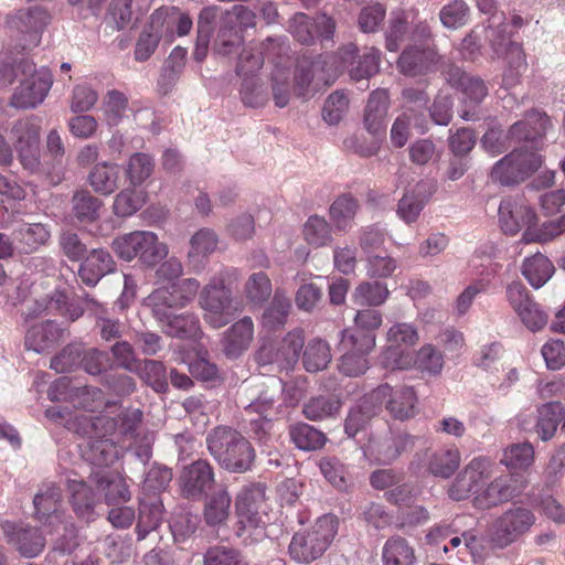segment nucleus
I'll return each instance as SVG.
<instances>
[{
	"label": "nucleus",
	"instance_id": "f257e3e1",
	"mask_svg": "<svg viewBox=\"0 0 565 565\" xmlns=\"http://www.w3.org/2000/svg\"><path fill=\"white\" fill-rule=\"evenodd\" d=\"M210 454L230 472L243 473L252 468L255 450L237 430L225 426L215 427L206 437Z\"/></svg>",
	"mask_w": 565,
	"mask_h": 565
},
{
	"label": "nucleus",
	"instance_id": "f03ea898",
	"mask_svg": "<svg viewBox=\"0 0 565 565\" xmlns=\"http://www.w3.org/2000/svg\"><path fill=\"white\" fill-rule=\"evenodd\" d=\"M83 434L87 435L83 448V457L97 467L114 463L120 454L113 436L116 434L117 420L113 417L102 415L95 417H83Z\"/></svg>",
	"mask_w": 565,
	"mask_h": 565
},
{
	"label": "nucleus",
	"instance_id": "7ed1b4c3",
	"mask_svg": "<svg viewBox=\"0 0 565 565\" xmlns=\"http://www.w3.org/2000/svg\"><path fill=\"white\" fill-rule=\"evenodd\" d=\"M388 122V92L379 88L371 93L363 117L366 131L373 136V140L366 143L358 136H351L344 140L348 150H352L362 157H370L377 153L386 136Z\"/></svg>",
	"mask_w": 565,
	"mask_h": 565
},
{
	"label": "nucleus",
	"instance_id": "20e7f679",
	"mask_svg": "<svg viewBox=\"0 0 565 565\" xmlns=\"http://www.w3.org/2000/svg\"><path fill=\"white\" fill-rule=\"evenodd\" d=\"M338 530V521L333 515H323L303 531L295 533L289 554L298 563H311L321 557L333 541Z\"/></svg>",
	"mask_w": 565,
	"mask_h": 565
},
{
	"label": "nucleus",
	"instance_id": "39448f33",
	"mask_svg": "<svg viewBox=\"0 0 565 565\" xmlns=\"http://www.w3.org/2000/svg\"><path fill=\"white\" fill-rule=\"evenodd\" d=\"M116 255L131 262L138 257L147 266L157 265L168 254L166 244L160 243L158 236L149 231H135L116 237L111 243Z\"/></svg>",
	"mask_w": 565,
	"mask_h": 565
},
{
	"label": "nucleus",
	"instance_id": "423d86ee",
	"mask_svg": "<svg viewBox=\"0 0 565 565\" xmlns=\"http://www.w3.org/2000/svg\"><path fill=\"white\" fill-rule=\"evenodd\" d=\"M52 85V72L46 67L36 68L30 61L22 65L21 78L10 103L15 108H35L44 102Z\"/></svg>",
	"mask_w": 565,
	"mask_h": 565
},
{
	"label": "nucleus",
	"instance_id": "0eeeda50",
	"mask_svg": "<svg viewBox=\"0 0 565 565\" xmlns=\"http://www.w3.org/2000/svg\"><path fill=\"white\" fill-rule=\"evenodd\" d=\"M50 22L51 14L40 6L19 9L7 19L10 34L22 50L38 46Z\"/></svg>",
	"mask_w": 565,
	"mask_h": 565
},
{
	"label": "nucleus",
	"instance_id": "6e6552de",
	"mask_svg": "<svg viewBox=\"0 0 565 565\" xmlns=\"http://www.w3.org/2000/svg\"><path fill=\"white\" fill-rule=\"evenodd\" d=\"M375 345L373 335L344 329L340 332V356L338 369L350 377L360 376L369 369L367 353Z\"/></svg>",
	"mask_w": 565,
	"mask_h": 565
},
{
	"label": "nucleus",
	"instance_id": "1a4fd4ad",
	"mask_svg": "<svg viewBox=\"0 0 565 565\" xmlns=\"http://www.w3.org/2000/svg\"><path fill=\"white\" fill-rule=\"evenodd\" d=\"M199 305L203 311L204 321L214 329L226 326L237 311L231 290L218 277L212 278L203 287L199 296Z\"/></svg>",
	"mask_w": 565,
	"mask_h": 565
},
{
	"label": "nucleus",
	"instance_id": "9d476101",
	"mask_svg": "<svg viewBox=\"0 0 565 565\" xmlns=\"http://www.w3.org/2000/svg\"><path fill=\"white\" fill-rule=\"evenodd\" d=\"M333 55H320L316 60L302 57L298 61L295 72V90L299 96H306L310 87L317 90L329 85L339 74V67L332 66Z\"/></svg>",
	"mask_w": 565,
	"mask_h": 565
},
{
	"label": "nucleus",
	"instance_id": "9b49d317",
	"mask_svg": "<svg viewBox=\"0 0 565 565\" xmlns=\"http://www.w3.org/2000/svg\"><path fill=\"white\" fill-rule=\"evenodd\" d=\"M542 164V157L526 149H515L499 160L492 168L491 177L503 185L524 181Z\"/></svg>",
	"mask_w": 565,
	"mask_h": 565
},
{
	"label": "nucleus",
	"instance_id": "f8f14e48",
	"mask_svg": "<svg viewBox=\"0 0 565 565\" xmlns=\"http://www.w3.org/2000/svg\"><path fill=\"white\" fill-rule=\"evenodd\" d=\"M535 523V516L531 510L514 507L504 511L492 524L490 530L491 542L500 547H507Z\"/></svg>",
	"mask_w": 565,
	"mask_h": 565
},
{
	"label": "nucleus",
	"instance_id": "ddd939ff",
	"mask_svg": "<svg viewBox=\"0 0 565 565\" xmlns=\"http://www.w3.org/2000/svg\"><path fill=\"white\" fill-rule=\"evenodd\" d=\"M505 299L521 322L530 331H539L546 326L548 320L547 313L534 300L527 288L520 280H513L508 284Z\"/></svg>",
	"mask_w": 565,
	"mask_h": 565
},
{
	"label": "nucleus",
	"instance_id": "4468645a",
	"mask_svg": "<svg viewBox=\"0 0 565 565\" xmlns=\"http://www.w3.org/2000/svg\"><path fill=\"white\" fill-rule=\"evenodd\" d=\"M488 38L493 52L508 61V67L502 77L503 85L508 88L515 86L527 66L522 47L511 41L505 34V29L490 28Z\"/></svg>",
	"mask_w": 565,
	"mask_h": 565
},
{
	"label": "nucleus",
	"instance_id": "2eb2a0df",
	"mask_svg": "<svg viewBox=\"0 0 565 565\" xmlns=\"http://www.w3.org/2000/svg\"><path fill=\"white\" fill-rule=\"evenodd\" d=\"M461 454L457 446L448 445L438 449L426 448L416 452L411 467L420 472L425 469L435 477L448 479L459 468Z\"/></svg>",
	"mask_w": 565,
	"mask_h": 565
},
{
	"label": "nucleus",
	"instance_id": "dca6fc26",
	"mask_svg": "<svg viewBox=\"0 0 565 565\" xmlns=\"http://www.w3.org/2000/svg\"><path fill=\"white\" fill-rule=\"evenodd\" d=\"M332 62V66L348 70L351 79L359 82L375 75L380 68L379 51L371 47L365 49L361 54L355 44L349 43L342 46Z\"/></svg>",
	"mask_w": 565,
	"mask_h": 565
},
{
	"label": "nucleus",
	"instance_id": "f3484780",
	"mask_svg": "<svg viewBox=\"0 0 565 565\" xmlns=\"http://www.w3.org/2000/svg\"><path fill=\"white\" fill-rule=\"evenodd\" d=\"M493 462L483 456L472 458L456 477L449 488V495L461 501L476 492L479 486L492 476Z\"/></svg>",
	"mask_w": 565,
	"mask_h": 565
},
{
	"label": "nucleus",
	"instance_id": "a211bd4d",
	"mask_svg": "<svg viewBox=\"0 0 565 565\" xmlns=\"http://www.w3.org/2000/svg\"><path fill=\"white\" fill-rule=\"evenodd\" d=\"M419 341L417 329L406 322L391 327V369L407 370L414 366L413 348Z\"/></svg>",
	"mask_w": 565,
	"mask_h": 565
},
{
	"label": "nucleus",
	"instance_id": "6ab92c4d",
	"mask_svg": "<svg viewBox=\"0 0 565 565\" xmlns=\"http://www.w3.org/2000/svg\"><path fill=\"white\" fill-rule=\"evenodd\" d=\"M523 488V482L518 477L513 475L499 476L476 494L473 505L481 510L498 507L520 494Z\"/></svg>",
	"mask_w": 565,
	"mask_h": 565
},
{
	"label": "nucleus",
	"instance_id": "aec40b11",
	"mask_svg": "<svg viewBox=\"0 0 565 565\" xmlns=\"http://www.w3.org/2000/svg\"><path fill=\"white\" fill-rule=\"evenodd\" d=\"M499 224L504 234L515 235L533 227L536 214L521 198H505L499 205Z\"/></svg>",
	"mask_w": 565,
	"mask_h": 565
},
{
	"label": "nucleus",
	"instance_id": "412c9836",
	"mask_svg": "<svg viewBox=\"0 0 565 565\" xmlns=\"http://www.w3.org/2000/svg\"><path fill=\"white\" fill-rule=\"evenodd\" d=\"M265 487L253 484L244 488L236 498L239 530L257 529L264 523Z\"/></svg>",
	"mask_w": 565,
	"mask_h": 565
},
{
	"label": "nucleus",
	"instance_id": "4be33fe9",
	"mask_svg": "<svg viewBox=\"0 0 565 565\" xmlns=\"http://www.w3.org/2000/svg\"><path fill=\"white\" fill-rule=\"evenodd\" d=\"M154 318L161 324V328L169 337L192 339L200 334L199 318L192 312L174 315L172 308L161 306H149Z\"/></svg>",
	"mask_w": 565,
	"mask_h": 565
},
{
	"label": "nucleus",
	"instance_id": "5701e85b",
	"mask_svg": "<svg viewBox=\"0 0 565 565\" xmlns=\"http://www.w3.org/2000/svg\"><path fill=\"white\" fill-rule=\"evenodd\" d=\"M182 493L199 499L210 491L214 483V471L206 460H196L185 466L179 478Z\"/></svg>",
	"mask_w": 565,
	"mask_h": 565
},
{
	"label": "nucleus",
	"instance_id": "b1692460",
	"mask_svg": "<svg viewBox=\"0 0 565 565\" xmlns=\"http://www.w3.org/2000/svg\"><path fill=\"white\" fill-rule=\"evenodd\" d=\"M93 487L94 484L88 480L84 481L83 479L77 480L71 478L66 480V488L70 493L68 501L72 510L78 519L87 523L97 518L98 513L96 509L100 503V498L94 491Z\"/></svg>",
	"mask_w": 565,
	"mask_h": 565
},
{
	"label": "nucleus",
	"instance_id": "393cba45",
	"mask_svg": "<svg viewBox=\"0 0 565 565\" xmlns=\"http://www.w3.org/2000/svg\"><path fill=\"white\" fill-rule=\"evenodd\" d=\"M200 282L194 278H186L169 288H159L146 299V306H161L168 308L184 307L198 294Z\"/></svg>",
	"mask_w": 565,
	"mask_h": 565
},
{
	"label": "nucleus",
	"instance_id": "a878e982",
	"mask_svg": "<svg viewBox=\"0 0 565 565\" xmlns=\"http://www.w3.org/2000/svg\"><path fill=\"white\" fill-rule=\"evenodd\" d=\"M88 481L104 495L107 504L126 503L130 500L128 484L118 472L96 470L89 475Z\"/></svg>",
	"mask_w": 565,
	"mask_h": 565
},
{
	"label": "nucleus",
	"instance_id": "bb28decb",
	"mask_svg": "<svg viewBox=\"0 0 565 565\" xmlns=\"http://www.w3.org/2000/svg\"><path fill=\"white\" fill-rule=\"evenodd\" d=\"M2 527L8 543L22 556L35 557L43 551L45 540L38 529L20 527L12 523H6Z\"/></svg>",
	"mask_w": 565,
	"mask_h": 565
},
{
	"label": "nucleus",
	"instance_id": "cd10ccee",
	"mask_svg": "<svg viewBox=\"0 0 565 565\" xmlns=\"http://www.w3.org/2000/svg\"><path fill=\"white\" fill-rule=\"evenodd\" d=\"M438 60V54L434 49L411 46L403 51L397 61V66L407 76H418L433 72Z\"/></svg>",
	"mask_w": 565,
	"mask_h": 565
},
{
	"label": "nucleus",
	"instance_id": "c85d7f7f",
	"mask_svg": "<svg viewBox=\"0 0 565 565\" xmlns=\"http://www.w3.org/2000/svg\"><path fill=\"white\" fill-rule=\"evenodd\" d=\"M381 392H373L364 396L360 403L353 407L344 425V430L350 437H354L359 431L366 428L371 420L381 412Z\"/></svg>",
	"mask_w": 565,
	"mask_h": 565
},
{
	"label": "nucleus",
	"instance_id": "c756f323",
	"mask_svg": "<svg viewBox=\"0 0 565 565\" xmlns=\"http://www.w3.org/2000/svg\"><path fill=\"white\" fill-rule=\"evenodd\" d=\"M115 267L116 264L107 250L103 248L93 249L81 264L78 277L84 285L94 287L102 277L114 271Z\"/></svg>",
	"mask_w": 565,
	"mask_h": 565
},
{
	"label": "nucleus",
	"instance_id": "7c9ffc66",
	"mask_svg": "<svg viewBox=\"0 0 565 565\" xmlns=\"http://www.w3.org/2000/svg\"><path fill=\"white\" fill-rule=\"evenodd\" d=\"M192 19L178 8L161 7L152 12V26H161L166 38L172 40L174 34L186 35L192 29Z\"/></svg>",
	"mask_w": 565,
	"mask_h": 565
},
{
	"label": "nucleus",
	"instance_id": "2f4dec72",
	"mask_svg": "<svg viewBox=\"0 0 565 565\" xmlns=\"http://www.w3.org/2000/svg\"><path fill=\"white\" fill-rule=\"evenodd\" d=\"M254 334V324L249 317L235 322L223 334L222 345L227 358L239 356L249 347Z\"/></svg>",
	"mask_w": 565,
	"mask_h": 565
},
{
	"label": "nucleus",
	"instance_id": "473e14b6",
	"mask_svg": "<svg viewBox=\"0 0 565 565\" xmlns=\"http://www.w3.org/2000/svg\"><path fill=\"white\" fill-rule=\"evenodd\" d=\"M394 498L398 507L396 511V524L399 527H413L427 520V512L418 505H411V490L405 486H398L391 490V500Z\"/></svg>",
	"mask_w": 565,
	"mask_h": 565
},
{
	"label": "nucleus",
	"instance_id": "72a5a7b5",
	"mask_svg": "<svg viewBox=\"0 0 565 565\" xmlns=\"http://www.w3.org/2000/svg\"><path fill=\"white\" fill-rule=\"evenodd\" d=\"M120 179V166L103 161L92 168L87 177V182L96 193L110 195L119 188Z\"/></svg>",
	"mask_w": 565,
	"mask_h": 565
},
{
	"label": "nucleus",
	"instance_id": "f704fd0d",
	"mask_svg": "<svg viewBox=\"0 0 565 565\" xmlns=\"http://www.w3.org/2000/svg\"><path fill=\"white\" fill-rule=\"evenodd\" d=\"M551 127L550 118L537 110L529 113L524 119L510 128V137L515 141H534L542 138Z\"/></svg>",
	"mask_w": 565,
	"mask_h": 565
},
{
	"label": "nucleus",
	"instance_id": "c9c22d12",
	"mask_svg": "<svg viewBox=\"0 0 565 565\" xmlns=\"http://www.w3.org/2000/svg\"><path fill=\"white\" fill-rule=\"evenodd\" d=\"M218 238L216 233L211 228H201L190 238V248L188 252L189 264L201 269L207 257L215 252Z\"/></svg>",
	"mask_w": 565,
	"mask_h": 565
},
{
	"label": "nucleus",
	"instance_id": "e433bc0d",
	"mask_svg": "<svg viewBox=\"0 0 565 565\" xmlns=\"http://www.w3.org/2000/svg\"><path fill=\"white\" fill-rule=\"evenodd\" d=\"M13 237L17 253L31 254L46 244L50 232L41 223L23 224L14 230Z\"/></svg>",
	"mask_w": 565,
	"mask_h": 565
},
{
	"label": "nucleus",
	"instance_id": "4c0bfd02",
	"mask_svg": "<svg viewBox=\"0 0 565 565\" xmlns=\"http://www.w3.org/2000/svg\"><path fill=\"white\" fill-rule=\"evenodd\" d=\"M274 45V40L268 38L266 42L249 43L239 54L236 73L241 77L256 76L264 64L265 55H269V46Z\"/></svg>",
	"mask_w": 565,
	"mask_h": 565
},
{
	"label": "nucleus",
	"instance_id": "58836bf2",
	"mask_svg": "<svg viewBox=\"0 0 565 565\" xmlns=\"http://www.w3.org/2000/svg\"><path fill=\"white\" fill-rule=\"evenodd\" d=\"M521 271L529 284L539 289L552 278L555 267L545 255L536 253L523 260Z\"/></svg>",
	"mask_w": 565,
	"mask_h": 565
},
{
	"label": "nucleus",
	"instance_id": "ea45409f",
	"mask_svg": "<svg viewBox=\"0 0 565 565\" xmlns=\"http://www.w3.org/2000/svg\"><path fill=\"white\" fill-rule=\"evenodd\" d=\"M563 405L559 402L546 403L537 408L535 433L542 441L551 440L562 420Z\"/></svg>",
	"mask_w": 565,
	"mask_h": 565
},
{
	"label": "nucleus",
	"instance_id": "a19ab883",
	"mask_svg": "<svg viewBox=\"0 0 565 565\" xmlns=\"http://www.w3.org/2000/svg\"><path fill=\"white\" fill-rule=\"evenodd\" d=\"M41 119L35 116L17 120L11 128L14 148H34L40 145Z\"/></svg>",
	"mask_w": 565,
	"mask_h": 565
},
{
	"label": "nucleus",
	"instance_id": "79ce46f5",
	"mask_svg": "<svg viewBox=\"0 0 565 565\" xmlns=\"http://www.w3.org/2000/svg\"><path fill=\"white\" fill-rule=\"evenodd\" d=\"M154 170L153 158L145 152L131 154L125 164V178L129 185L141 188L152 175Z\"/></svg>",
	"mask_w": 565,
	"mask_h": 565
},
{
	"label": "nucleus",
	"instance_id": "37998d69",
	"mask_svg": "<svg viewBox=\"0 0 565 565\" xmlns=\"http://www.w3.org/2000/svg\"><path fill=\"white\" fill-rule=\"evenodd\" d=\"M84 300L87 305V310L96 318V326L99 328L100 337L106 341L120 338L122 323L118 319L110 318L104 305L89 297V295L86 294Z\"/></svg>",
	"mask_w": 565,
	"mask_h": 565
},
{
	"label": "nucleus",
	"instance_id": "c03bdc74",
	"mask_svg": "<svg viewBox=\"0 0 565 565\" xmlns=\"http://www.w3.org/2000/svg\"><path fill=\"white\" fill-rule=\"evenodd\" d=\"M342 403L334 396H316L306 402L302 406V414L309 420H324L334 418L340 413Z\"/></svg>",
	"mask_w": 565,
	"mask_h": 565
},
{
	"label": "nucleus",
	"instance_id": "a18cd8bd",
	"mask_svg": "<svg viewBox=\"0 0 565 565\" xmlns=\"http://www.w3.org/2000/svg\"><path fill=\"white\" fill-rule=\"evenodd\" d=\"M359 210V202L351 195L339 196L330 206L329 214L337 231L348 232Z\"/></svg>",
	"mask_w": 565,
	"mask_h": 565
},
{
	"label": "nucleus",
	"instance_id": "49530a36",
	"mask_svg": "<svg viewBox=\"0 0 565 565\" xmlns=\"http://www.w3.org/2000/svg\"><path fill=\"white\" fill-rule=\"evenodd\" d=\"M147 192L142 188L129 185L115 196L113 210L119 217H128L139 211L146 203Z\"/></svg>",
	"mask_w": 565,
	"mask_h": 565
},
{
	"label": "nucleus",
	"instance_id": "de8ad7c7",
	"mask_svg": "<svg viewBox=\"0 0 565 565\" xmlns=\"http://www.w3.org/2000/svg\"><path fill=\"white\" fill-rule=\"evenodd\" d=\"M62 503V490L54 482H43L34 495L33 504L39 518L57 514Z\"/></svg>",
	"mask_w": 565,
	"mask_h": 565
},
{
	"label": "nucleus",
	"instance_id": "09e8293b",
	"mask_svg": "<svg viewBox=\"0 0 565 565\" xmlns=\"http://www.w3.org/2000/svg\"><path fill=\"white\" fill-rule=\"evenodd\" d=\"M417 413V396L409 386L391 392V416L398 420L412 418Z\"/></svg>",
	"mask_w": 565,
	"mask_h": 565
},
{
	"label": "nucleus",
	"instance_id": "8fccbe9b",
	"mask_svg": "<svg viewBox=\"0 0 565 565\" xmlns=\"http://www.w3.org/2000/svg\"><path fill=\"white\" fill-rule=\"evenodd\" d=\"M331 359L329 343L320 338L309 341L302 354V363L308 372H318L326 369Z\"/></svg>",
	"mask_w": 565,
	"mask_h": 565
},
{
	"label": "nucleus",
	"instance_id": "3c124183",
	"mask_svg": "<svg viewBox=\"0 0 565 565\" xmlns=\"http://www.w3.org/2000/svg\"><path fill=\"white\" fill-rule=\"evenodd\" d=\"M289 435L296 447L306 451L321 449L327 441V437L321 430L306 423L292 425Z\"/></svg>",
	"mask_w": 565,
	"mask_h": 565
},
{
	"label": "nucleus",
	"instance_id": "603ef678",
	"mask_svg": "<svg viewBox=\"0 0 565 565\" xmlns=\"http://www.w3.org/2000/svg\"><path fill=\"white\" fill-rule=\"evenodd\" d=\"M534 447L525 441L508 446L502 454L500 463L510 470H526L534 462Z\"/></svg>",
	"mask_w": 565,
	"mask_h": 565
},
{
	"label": "nucleus",
	"instance_id": "864d4df0",
	"mask_svg": "<svg viewBox=\"0 0 565 565\" xmlns=\"http://www.w3.org/2000/svg\"><path fill=\"white\" fill-rule=\"evenodd\" d=\"M427 201L428 196L425 195L424 184L418 183L399 200L397 215L406 223L415 222Z\"/></svg>",
	"mask_w": 565,
	"mask_h": 565
},
{
	"label": "nucleus",
	"instance_id": "5fc2aeb1",
	"mask_svg": "<svg viewBox=\"0 0 565 565\" xmlns=\"http://www.w3.org/2000/svg\"><path fill=\"white\" fill-rule=\"evenodd\" d=\"M57 337V328L51 321L32 326L25 335V348L41 353L55 342Z\"/></svg>",
	"mask_w": 565,
	"mask_h": 565
},
{
	"label": "nucleus",
	"instance_id": "6e6d98bb",
	"mask_svg": "<svg viewBox=\"0 0 565 565\" xmlns=\"http://www.w3.org/2000/svg\"><path fill=\"white\" fill-rule=\"evenodd\" d=\"M134 373L158 393H163L168 390L166 366L160 361L141 360Z\"/></svg>",
	"mask_w": 565,
	"mask_h": 565
},
{
	"label": "nucleus",
	"instance_id": "4d7b16f0",
	"mask_svg": "<svg viewBox=\"0 0 565 565\" xmlns=\"http://www.w3.org/2000/svg\"><path fill=\"white\" fill-rule=\"evenodd\" d=\"M303 238L312 247L319 248L332 242L331 225L319 215H311L303 225Z\"/></svg>",
	"mask_w": 565,
	"mask_h": 565
},
{
	"label": "nucleus",
	"instance_id": "13d9d810",
	"mask_svg": "<svg viewBox=\"0 0 565 565\" xmlns=\"http://www.w3.org/2000/svg\"><path fill=\"white\" fill-rule=\"evenodd\" d=\"M565 232V214L558 218L544 222L542 225L529 227L523 232L522 241L525 243H545Z\"/></svg>",
	"mask_w": 565,
	"mask_h": 565
},
{
	"label": "nucleus",
	"instance_id": "bf43d9fd",
	"mask_svg": "<svg viewBox=\"0 0 565 565\" xmlns=\"http://www.w3.org/2000/svg\"><path fill=\"white\" fill-rule=\"evenodd\" d=\"M388 289L385 280L367 281L359 285L352 294V301L360 306H379L387 297Z\"/></svg>",
	"mask_w": 565,
	"mask_h": 565
},
{
	"label": "nucleus",
	"instance_id": "052dcab7",
	"mask_svg": "<svg viewBox=\"0 0 565 565\" xmlns=\"http://www.w3.org/2000/svg\"><path fill=\"white\" fill-rule=\"evenodd\" d=\"M163 520V507L158 500L143 503L140 507L138 523L136 526L138 540H143L149 532L156 530Z\"/></svg>",
	"mask_w": 565,
	"mask_h": 565
},
{
	"label": "nucleus",
	"instance_id": "680f3d73",
	"mask_svg": "<svg viewBox=\"0 0 565 565\" xmlns=\"http://www.w3.org/2000/svg\"><path fill=\"white\" fill-rule=\"evenodd\" d=\"M414 365L420 372L439 375L444 369V354L431 343L424 344L414 355Z\"/></svg>",
	"mask_w": 565,
	"mask_h": 565
},
{
	"label": "nucleus",
	"instance_id": "e2e57ef3",
	"mask_svg": "<svg viewBox=\"0 0 565 565\" xmlns=\"http://www.w3.org/2000/svg\"><path fill=\"white\" fill-rule=\"evenodd\" d=\"M291 308L290 299L282 292L276 291L270 306L263 315V323L269 329L285 324Z\"/></svg>",
	"mask_w": 565,
	"mask_h": 565
},
{
	"label": "nucleus",
	"instance_id": "0e129e2a",
	"mask_svg": "<svg viewBox=\"0 0 565 565\" xmlns=\"http://www.w3.org/2000/svg\"><path fill=\"white\" fill-rule=\"evenodd\" d=\"M280 405L277 404L275 392L270 390L263 391L255 399L245 406L248 414H257L266 425L279 414Z\"/></svg>",
	"mask_w": 565,
	"mask_h": 565
},
{
	"label": "nucleus",
	"instance_id": "69168bd1",
	"mask_svg": "<svg viewBox=\"0 0 565 565\" xmlns=\"http://www.w3.org/2000/svg\"><path fill=\"white\" fill-rule=\"evenodd\" d=\"M231 498L225 490L216 492L206 502L204 508V520L209 525L222 524L230 514Z\"/></svg>",
	"mask_w": 565,
	"mask_h": 565
},
{
	"label": "nucleus",
	"instance_id": "338daca9",
	"mask_svg": "<svg viewBox=\"0 0 565 565\" xmlns=\"http://www.w3.org/2000/svg\"><path fill=\"white\" fill-rule=\"evenodd\" d=\"M73 211L82 222H93L99 216L102 201L88 191H77L73 196Z\"/></svg>",
	"mask_w": 565,
	"mask_h": 565
},
{
	"label": "nucleus",
	"instance_id": "774afa93",
	"mask_svg": "<svg viewBox=\"0 0 565 565\" xmlns=\"http://www.w3.org/2000/svg\"><path fill=\"white\" fill-rule=\"evenodd\" d=\"M239 94L242 102L248 107H262L268 102L266 87L257 76L243 78Z\"/></svg>",
	"mask_w": 565,
	"mask_h": 565
}]
</instances>
